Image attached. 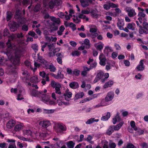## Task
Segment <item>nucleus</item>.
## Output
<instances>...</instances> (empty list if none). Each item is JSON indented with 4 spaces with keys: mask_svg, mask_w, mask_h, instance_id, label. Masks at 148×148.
<instances>
[{
    "mask_svg": "<svg viewBox=\"0 0 148 148\" xmlns=\"http://www.w3.org/2000/svg\"><path fill=\"white\" fill-rule=\"evenodd\" d=\"M6 44L8 47L7 55L11 61L5 59L4 57L0 56V65L8 66L10 69L11 76L14 80H15L18 76L16 69L19 64V58L21 55L18 53H20V51L17 46L11 45L10 40H8Z\"/></svg>",
    "mask_w": 148,
    "mask_h": 148,
    "instance_id": "nucleus-1",
    "label": "nucleus"
},
{
    "mask_svg": "<svg viewBox=\"0 0 148 148\" xmlns=\"http://www.w3.org/2000/svg\"><path fill=\"white\" fill-rule=\"evenodd\" d=\"M54 129L57 133H62L66 130V127L63 124L57 123L55 124Z\"/></svg>",
    "mask_w": 148,
    "mask_h": 148,
    "instance_id": "nucleus-2",
    "label": "nucleus"
},
{
    "mask_svg": "<svg viewBox=\"0 0 148 148\" xmlns=\"http://www.w3.org/2000/svg\"><path fill=\"white\" fill-rule=\"evenodd\" d=\"M51 85L52 87L55 88V93L59 95L61 94L62 92L60 89L61 85L60 83L56 82L54 81H52Z\"/></svg>",
    "mask_w": 148,
    "mask_h": 148,
    "instance_id": "nucleus-3",
    "label": "nucleus"
},
{
    "mask_svg": "<svg viewBox=\"0 0 148 148\" xmlns=\"http://www.w3.org/2000/svg\"><path fill=\"white\" fill-rule=\"evenodd\" d=\"M114 94L113 92L110 91L107 94L106 97L105 98L104 102L107 104V106L109 105L110 104L108 103V102L112 101L114 97Z\"/></svg>",
    "mask_w": 148,
    "mask_h": 148,
    "instance_id": "nucleus-4",
    "label": "nucleus"
},
{
    "mask_svg": "<svg viewBox=\"0 0 148 148\" xmlns=\"http://www.w3.org/2000/svg\"><path fill=\"white\" fill-rule=\"evenodd\" d=\"M59 3L58 0H51L49 3L48 5H46L45 2L43 3V5L46 7L48 8L49 6L50 8L52 9L55 6H58L59 5Z\"/></svg>",
    "mask_w": 148,
    "mask_h": 148,
    "instance_id": "nucleus-5",
    "label": "nucleus"
},
{
    "mask_svg": "<svg viewBox=\"0 0 148 148\" xmlns=\"http://www.w3.org/2000/svg\"><path fill=\"white\" fill-rule=\"evenodd\" d=\"M39 93H40L39 96H41L42 101L46 103L47 102H48L50 98L49 95V94H43L42 91L39 92Z\"/></svg>",
    "mask_w": 148,
    "mask_h": 148,
    "instance_id": "nucleus-6",
    "label": "nucleus"
},
{
    "mask_svg": "<svg viewBox=\"0 0 148 148\" xmlns=\"http://www.w3.org/2000/svg\"><path fill=\"white\" fill-rule=\"evenodd\" d=\"M125 10L127 12L128 16L130 17H132L136 14L135 10L131 8L126 7L125 8Z\"/></svg>",
    "mask_w": 148,
    "mask_h": 148,
    "instance_id": "nucleus-7",
    "label": "nucleus"
},
{
    "mask_svg": "<svg viewBox=\"0 0 148 148\" xmlns=\"http://www.w3.org/2000/svg\"><path fill=\"white\" fill-rule=\"evenodd\" d=\"M99 59L100 60V64L101 65L105 66L106 64V59L105 56L102 53H101L100 55Z\"/></svg>",
    "mask_w": 148,
    "mask_h": 148,
    "instance_id": "nucleus-8",
    "label": "nucleus"
},
{
    "mask_svg": "<svg viewBox=\"0 0 148 148\" xmlns=\"http://www.w3.org/2000/svg\"><path fill=\"white\" fill-rule=\"evenodd\" d=\"M39 124L43 127L47 128L50 125L51 123L48 120H43L40 121Z\"/></svg>",
    "mask_w": 148,
    "mask_h": 148,
    "instance_id": "nucleus-9",
    "label": "nucleus"
},
{
    "mask_svg": "<svg viewBox=\"0 0 148 148\" xmlns=\"http://www.w3.org/2000/svg\"><path fill=\"white\" fill-rule=\"evenodd\" d=\"M144 60L143 59L140 60L139 64L136 68V69L138 71H142L144 69L145 66L144 65Z\"/></svg>",
    "mask_w": 148,
    "mask_h": 148,
    "instance_id": "nucleus-10",
    "label": "nucleus"
},
{
    "mask_svg": "<svg viewBox=\"0 0 148 148\" xmlns=\"http://www.w3.org/2000/svg\"><path fill=\"white\" fill-rule=\"evenodd\" d=\"M24 126L23 123H20L16 125L14 127V130L16 131L19 132L23 129Z\"/></svg>",
    "mask_w": 148,
    "mask_h": 148,
    "instance_id": "nucleus-11",
    "label": "nucleus"
},
{
    "mask_svg": "<svg viewBox=\"0 0 148 148\" xmlns=\"http://www.w3.org/2000/svg\"><path fill=\"white\" fill-rule=\"evenodd\" d=\"M113 51V50L111 47L107 46L105 47L104 49V53L106 56H108L110 52Z\"/></svg>",
    "mask_w": 148,
    "mask_h": 148,
    "instance_id": "nucleus-12",
    "label": "nucleus"
},
{
    "mask_svg": "<svg viewBox=\"0 0 148 148\" xmlns=\"http://www.w3.org/2000/svg\"><path fill=\"white\" fill-rule=\"evenodd\" d=\"M22 73L24 75L23 79L26 81L29 80L30 78V75L26 71H23Z\"/></svg>",
    "mask_w": 148,
    "mask_h": 148,
    "instance_id": "nucleus-13",
    "label": "nucleus"
},
{
    "mask_svg": "<svg viewBox=\"0 0 148 148\" xmlns=\"http://www.w3.org/2000/svg\"><path fill=\"white\" fill-rule=\"evenodd\" d=\"M91 16L93 18H97L99 15L98 14V11L96 9H92L90 11Z\"/></svg>",
    "mask_w": 148,
    "mask_h": 148,
    "instance_id": "nucleus-14",
    "label": "nucleus"
},
{
    "mask_svg": "<svg viewBox=\"0 0 148 148\" xmlns=\"http://www.w3.org/2000/svg\"><path fill=\"white\" fill-rule=\"evenodd\" d=\"M97 96V94H95L93 95L91 97H89L88 98H86L84 99L82 101H80V103H83L85 102L86 101H90L95 98H96Z\"/></svg>",
    "mask_w": 148,
    "mask_h": 148,
    "instance_id": "nucleus-15",
    "label": "nucleus"
},
{
    "mask_svg": "<svg viewBox=\"0 0 148 148\" xmlns=\"http://www.w3.org/2000/svg\"><path fill=\"white\" fill-rule=\"evenodd\" d=\"M70 87L73 89H75L79 87L78 83L76 82H71L69 84Z\"/></svg>",
    "mask_w": 148,
    "mask_h": 148,
    "instance_id": "nucleus-16",
    "label": "nucleus"
},
{
    "mask_svg": "<svg viewBox=\"0 0 148 148\" xmlns=\"http://www.w3.org/2000/svg\"><path fill=\"white\" fill-rule=\"evenodd\" d=\"M117 26L120 30H123L124 26L123 21L122 20H119L117 23Z\"/></svg>",
    "mask_w": 148,
    "mask_h": 148,
    "instance_id": "nucleus-17",
    "label": "nucleus"
},
{
    "mask_svg": "<svg viewBox=\"0 0 148 148\" xmlns=\"http://www.w3.org/2000/svg\"><path fill=\"white\" fill-rule=\"evenodd\" d=\"M140 28L139 29V32L140 34H148V29L144 27H140Z\"/></svg>",
    "mask_w": 148,
    "mask_h": 148,
    "instance_id": "nucleus-18",
    "label": "nucleus"
},
{
    "mask_svg": "<svg viewBox=\"0 0 148 148\" xmlns=\"http://www.w3.org/2000/svg\"><path fill=\"white\" fill-rule=\"evenodd\" d=\"M84 96V93L83 92H78L76 93L74 98V100L75 101L78 99L82 98Z\"/></svg>",
    "mask_w": 148,
    "mask_h": 148,
    "instance_id": "nucleus-19",
    "label": "nucleus"
},
{
    "mask_svg": "<svg viewBox=\"0 0 148 148\" xmlns=\"http://www.w3.org/2000/svg\"><path fill=\"white\" fill-rule=\"evenodd\" d=\"M81 6L83 8L86 7L89 5L88 1L85 0H79Z\"/></svg>",
    "mask_w": 148,
    "mask_h": 148,
    "instance_id": "nucleus-20",
    "label": "nucleus"
},
{
    "mask_svg": "<svg viewBox=\"0 0 148 148\" xmlns=\"http://www.w3.org/2000/svg\"><path fill=\"white\" fill-rule=\"evenodd\" d=\"M14 124L15 121H14L10 120L6 124L7 127L8 129H11L14 126Z\"/></svg>",
    "mask_w": 148,
    "mask_h": 148,
    "instance_id": "nucleus-21",
    "label": "nucleus"
},
{
    "mask_svg": "<svg viewBox=\"0 0 148 148\" xmlns=\"http://www.w3.org/2000/svg\"><path fill=\"white\" fill-rule=\"evenodd\" d=\"M50 18L51 20L55 23L60 24V19L59 18H56L54 16H50Z\"/></svg>",
    "mask_w": 148,
    "mask_h": 148,
    "instance_id": "nucleus-22",
    "label": "nucleus"
},
{
    "mask_svg": "<svg viewBox=\"0 0 148 148\" xmlns=\"http://www.w3.org/2000/svg\"><path fill=\"white\" fill-rule=\"evenodd\" d=\"M113 83L114 82L112 81L109 80L105 83L103 87L104 88H106L110 87L113 85Z\"/></svg>",
    "mask_w": 148,
    "mask_h": 148,
    "instance_id": "nucleus-23",
    "label": "nucleus"
},
{
    "mask_svg": "<svg viewBox=\"0 0 148 148\" xmlns=\"http://www.w3.org/2000/svg\"><path fill=\"white\" fill-rule=\"evenodd\" d=\"M100 44H96L95 45V46L97 50L101 51L104 46V44L101 42H100Z\"/></svg>",
    "mask_w": 148,
    "mask_h": 148,
    "instance_id": "nucleus-24",
    "label": "nucleus"
},
{
    "mask_svg": "<svg viewBox=\"0 0 148 148\" xmlns=\"http://www.w3.org/2000/svg\"><path fill=\"white\" fill-rule=\"evenodd\" d=\"M99 121V119H95V118H91L87 120L86 123L87 124H90L95 122H98Z\"/></svg>",
    "mask_w": 148,
    "mask_h": 148,
    "instance_id": "nucleus-25",
    "label": "nucleus"
},
{
    "mask_svg": "<svg viewBox=\"0 0 148 148\" xmlns=\"http://www.w3.org/2000/svg\"><path fill=\"white\" fill-rule=\"evenodd\" d=\"M124 123L123 121H122L120 122L119 124L116 125H113L112 126L114 128V130L117 131L122 126Z\"/></svg>",
    "mask_w": 148,
    "mask_h": 148,
    "instance_id": "nucleus-26",
    "label": "nucleus"
},
{
    "mask_svg": "<svg viewBox=\"0 0 148 148\" xmlns=\"http://www.w3.org/2000/svg\"><path fill=\"white\" fill-rule=\"evenodd\" d=\"M135 24L133 23H129L127 25V27L129 29L132 30H134L135 29Z\"/></svg>",
    "mask_w": 148,
    "mask_h": 148,
    "instance_id": "nucleus-27",
    "label": "nucleus"
},
{
    "mask_svg": "<svg viewBox=\"0 0 148 148\" xmlns=\"http://www.w3.org/2000/svg\"><path fill=\"white\" fill-rule=\"evenodd\" d=\"M68 148H73L75 145V143L72 141H69L66 143Z\"/></svg>",
    "mask_w": 148,
    "mask_h": 148,
    "instance_id": "nucleus-28",
    "label": "nucleus"
},
{
    "mask_svg": "<svg viewBox=\"0 0 148 148\" xmlns=\"http://www.w3.org/2000/svg\"><path fill=\"white\" fill-rule=\"evenodd\" d=\"M110 116V112H108L106 114L103 116L101 118V120L103 121H106L108 120Z\"/></svg>",
    "mask_w": 148,
    "mask_h": 148,
    "instance_id": "nucleus-29",
    "label": "nucleus"
},
{
    "mask_svg": "<svg viewBox=\"0 0 148 148\" xmlns=\"http://www.w3.org/2000/svg\"><path fill=\"white\" fill-rule=\"evenodd\" d=\"M30 82L32 83H37L39 82V79L37 76H34L30 78Z\"/></svg>",
    "mask_w": 148,
    "mask_h": 148,
    "instance_id": "nucleus-30",
    "label": "nucleus"
},
{
    "mask_svg": "<svg viewBox=\"0 0 148 148\" xmlns=\"http://www.w3.org/2000/svg\"><path fill=\"white\" fill-rule=\"evenodd\" d=\"M9 116V113L6 111L0 114V117H1V118H7Z\"/></svg>",
    "mask_w": 148,
    "mask_h": 148,
    "instance_id": "nucleus-31",
    "label": "nucleus"
},
{
    "mask_svg": "<svg viewBox=\"0 0 148 148\" xmlns=\"http://www.w3.org/2000/svg\"><path fill=\"white\" fill-rule=\"evenodd\" d=\"M104 76L103 72L101 70H99L98 71L96 76L98 77L100 79H101L102 78L104 77Z\"/></svg>",
    "mask_w": 148,
    "mask_h": 148,
    "instance_id": "nucleus-32",
    "label": "nucleus"
},
{
    "mask_svg": "<svg viewBox=\"0 0 148 148\" xmlns=\"http://www.w3.org/2000/svg\"><path fill=\"white\" fill-rule=\"evenodd\" d=\"M64 76V75L61 73V71L60 70H59L55 78L57 79H62L63 78Z\"/></svg>",
    "mask_w": 148,
    "mask_h": 148,
    "instance_id": "nucleus-33",
    "label": "nucleus"
},
{
    "mask_svg": "<svg viewBox=\"0 0 148 148\" xmlns=\"http://www.w3.org/2000/svg\"><path fill=\"white\" fill-rule=\"evenodd\" d=\"M114 131L112 126H110L107 130L106 133L107 134L110 135L114 132Z\"/></svg>",
    "mask_w": 148,
    "mask_h": 148,
    "instance_id": "nucleus-34",
    "label": "nucleus"
},
{
    "mask_svg": "<svg viewBox=\"0 0 148 148\" xmlns=\"http://www.w3.org/2000/svg\"><path fill=\"white\" fill-rule=\"evenodd\" d=\"M63 95L66 100H69V99L72 97V93L71 92H69L66 93H64Z\"/></svg>",
    "mask_w": 148,
    "mask_h": 148,
    "instance_id": "nucleus-35",
    "label": "nucleus"
},
{
    "mask_svg": "<svg viewBox=\"0 0 148 148\" xmlns=\"http://www.w3.org/2000/svg\"><path fill=\"white\" fill-rule=\"evenodd\" d=\"M107 104L104 102V100H102L100 104H98L95 106V108H98L100 107L106 106H107Z\"/></svg>",
    "mask_w": 148,
    "mask_h": 148,
    "instance_id": "nucleus-36",
    "label": "nucleus"
},
{
    "mask_svg": "<svg viewBox=\"0 0 148 148\" xmlns=\"http://www.w3.org/2000/svg\"><path fill=\"white\" fill-rule=\"evenodd\" d=\"M84 44L86 45V48L88 49L90 47V40L88 39H85L84 41Z\"/></svg>",
    "mask_w": 148,
    "mask_h": 148,
    "instance_id": "nucleus-37",
    "label": "nucleus"
},
{
    "mask_svg": "<svg viewBox=\"0 0 148 148\" xmlns=\"http://www.w3.org/2000/svg\"><path fill=\"white\" fill-rule=\"evenodd\" d=\"M109 77V74L108 73H106L104 75L103 77L101 79V82L102 83L105 82Z\"/></svg>",
    "mask_w": 148,
    "mask_h": 148,
    "instance_id": "nucleus-38",
    "label": "nucleus"
},
{
    "mask_svg": "<svg viewBox=\"0 0 148 148\" xmlns=\"http://www.w3.org/2000/svg\"><path fill=\"white\" fill-rule=\"evenodd\" d=\"M39 92H38L35 90L33 89L31 91V93L33 96L38 97L40 95V93H39Z\"/></svg>",
    "mask_w": 148,
    "mask_h": 148,
    "instance_id": "nucleus-39",
    "label": "nucleus"
},
{
    "mask_svg": "<svg viewBox=\"0 0 148 148\" xmlns=\"http://www.w3.org/2000/svg\"><path fill=\"white\" fill-rule=\"evenodd\" d=\"M65 29V28L63 25L60 26L59 28V30L57 32V33L59 35L61 36L62 34V32Z\"/></svg>",
    "mask_w": 148,
    "mask_h": 148,
    "instance_id": "nucleus-40",
    "label": "nucleus"
},
{
    "mask_svg": "<svg viewBox=\"0 0 148 148\" xmlns=\"http://www.w3.org/2000/svg\"><path fill=\"white\" fill-rule=\"evenodd\" d=\"M47 69H49L51 72H54L56 70V68L52 64H51Z\"/></svg>",
    "mask_w": 148,
    "mask_h": 148,
    "instance_id": "nucleus-41",
    "label": "nucleus"
},
{
    "mask_svg": "<svg viewBox=\"0 0 148 148\" xmlns=\"http://www.w3.org/2000/svg\"><path fill=\"white\" fill-rule=\"evenodd\" d=\"M78 17L79 18L85 19L86 21H88L89 20V19L88 17H86L85 15H84V14H82V13L79 14L78 15Z\"/></svg>",
    "mask_w": 148,
    "mask_h": 148,
    "instance_id": "nucleus-42",
    "label": "nucleus"
},
{
    "mask_svg": "<svg viewBox=\"0 0 148 148\" xmlns=\"http://www.w3.org/2000/svg\"><path fill=\"white\" fill-rule=\"evenodd\" d=\"M55 110L54 109H44V112L46 114H52L54 112Z\"/></svg>",
    "mask_w": 148,
    "mask_h": 148,
    "instance_id": "nucleus-43",
    "label": "nucleus"
},
{
    "mask_svg": "<svg viewBox=\"0 0 148 148\" xmlns=\"http://www.w3.org/2000/svg\"><path fill=\"white\" fill-rule=\"evenodd\" d=\"M130 125L131 127L133 128L135 131H136L138 130V128L136 126L135 122L134 121H131Z\"/></svg>",
    "mask_w": 148,
    "mask_h": 148,
    "instance_id": "nucleus-44",
    "label": "nucleus"
},
{
    "mask_svg": "<svg viewBox=\"0 0 148 148\" xmlns=\"http://www.w3.org/2000/svg\"><path fill=\"white\" fill-rule=\"evenodd\" d=\"M23 134L24 135H31L32 134V132L29 130H23Z\"/></svg>",
    "mask_w": 148,
    "mask_h": 148,
    "instance_id": "nucleus-45",
    "label": "nucleus"
},
{
    "mask_svg": "<svg viewBox=\"0 0 148 148\" xmlns=\"http://www.w3.org/2000/svg\"><path fill=\"white\" fill-rule=\"evenodd\" d=\"M28 34L29 35L34 37L35 38H38V36L33 31H29Z\"/></svg>",
    "mask_w": 148,
    "mask_h": 148,
    "instance_id": "nucleus-46",
    "label": "nucleus"
},
{
    "mask_svg": "<svg viewBox=\"0 0 148 148\" xmlns=\"http://www.w3.org/2000/svg\"><path fill=\"white\" fill-rule=\"evenodd\" d=\"M12 13L11 12H8L7 13V20L8 21H9L11 18L12 17Z\"/></svg>",
    "mask_w": 148,
    "mask_h": 148,
    "instance_id": "nucleus-47",
    "label": "nucleus"
},
{
    "mask_svg": "<svg viewBox=\"0 0 148 148\" xmlns=\"http://www.w3.org/2000/svg\"><path fill=\"white\" fill-rule=\"evenodd\" d=\"M42 61H43L44 67L46 69H48L50 65V64L46 61H45L44 60H42Z\"/></svg>",
    "mask_w": 148,
    "mask_h": 148,
    "instance_id": "nucleus-48",
    "label": "nucleus"
},
{
    "mask_svg": "<svg viewBox=\"0 0 148 148\" xmlns=\"http://www.w3.org/2000/svg\"><path fill=\"white\" fill-rule=\"evenodd\" d=\"M69 27L71 28L72 30L73 31H74L76 30V25L75 24L71 22L69 23Z\"/></svg>",
    "mask_w": 148,
    "mask_h": 148,
    "instance_id": "nucleus-49",
    "label": "nucleus"
},
{
    "mask_svg": "<svg viewBox=\"0 0 148 148\" xmlns=\"http://www.w3.org/2000/svg\"><path fill=\"white\" fill-rule=\"evenodd\" d=\"M93 137L90 135H88L86 138V140L90 143L92 144L93 142L91 140L92 139Z\"/></svg>",
    "mask_w": 148,
    "mask_h": 148,
    "instance_id": "nucleus-50",
    "label": "nucleus"
},
{
    "mask_svg": "<svg viewBox=\"0 0 148 148\" xmlns=\"http://www.w3.org/2000/svg\"><path fill=\"white\" fill-rule=\"evenodd\" d=\"M140 145L142 148H148V145L145 142L140 143Z\"/></svg>",
    "mask_w": 148,
    "mask_h": 148,
    "instance_id": "nucleus-51",
    "label": "nucleus"
},
{
    "mask_svg": "<svg viewBox=\"0 0 148 148\" xmlns=\"http://www.w3.org/2000/svg\"><path fill=\"white\" fill-rule=\"evenodd\" d=\"M110 148H115L116 146V144L112 142H110L109 145Z\"/></svg>",
    "mask_w": 148,
    "mask_h": 148,
    "instance_id": "nucleus-52",
    "label": "nucleus"
},
{
    "mask_svg": "<svg viewBox=\"0 0 148 148\" xmlns=\"http://www.w3.org/2000/svg\"><path fill=\"white\" fill-rule=\"evenodd\" d=\"M80 54V52L78 51H75L72 52L71 55L73 56H78Z\"/></svg>",
    "mask_w": 148,
    "mask_h": 148,
    "instance_id": "nucleus-53",
    "label": "nucleus"
},
{
    "mask_svg": "<svg viewBox=\"0 0 148 148\" xmlns=\"http://www.w3.org/2000/svg\"><path fill=\"white\" fill-rule=\"evenodd\" d=\"M7 144L5 143H0V147L1 148H7Z\"/></svg>",
    "mask_w": 148,
    "mask_h": 148,
    "instance_id": "nucleus-54",
    "label": "nucleus"
},
{
    "mask_svg": "<svg viewBox=\"0 0 148 148\" xmlns=\"http://www.w3.org/2000/svg\"><path fill=\"white\" fill-rule=\"evenodd\" d=\"M32 47L35 51L38 50V46L37 44H34L32 45Z\"/></svg>",
    "mask_w": 148,
    "mask_h": 148,
    "instance_id": "nucleus-55",
    "label": "nucleus"
},
{
    "mask_svg": "<svg viewBox=\"0 0 148 148\" xmlns=\"http://www.w3.org/2000/svg\"><path fill=\"white\" fill-rule=\"evenodd\" d=\"M114 47L116 50H120L121 49V47L117 43H115L114 44Z\"/></svg>",
    "mask_w": 148,
    "mask_h": 148,
    "instance_id": "nucleus-56",
    "label": "nucleus"
},
{
    "mask_svg": "<svg viewBox=\"0 0 148 148\" xmlns=\"http://www.w3.org/2000/svg\"><path fill=\"white\" fill-rule=\"evenodd\" d=\"M47 47L50 51H52L54 48V47L53 44H48Z\"/></svg>",
    "mask_w": 148,
    "mask_h": 148,
    "instance_id": "nucleus-57",
    "label": "nucleus"
},
{
    "mask_svg": "<svg viewBox=\"0 0 148 148\" xmlns=\"http://www.w3.org/2000/svg\"><path fill=\"white\" fill-rule=\"evenodd\" d=\"M80 73L79 70L76 69L73 71V74L76 76H78L79 75Z\"/></svg>",
    "mask_w": 148,
    "mask_h": 148,
    "instance_id": "nucleus-58",
    "label": "nucleus"
},
{
    "mask_svg": "<svg viewBox=\"0 0 148 148\" xmlns=\"http://www.w3.org/2000/svg\"><path fill=\"white\" fill-rule=\"evenodd\" d=\"M39 75L43 78H45V77L46 73L44 71H40L39 72Z\"/></svg>",
    "mask_w": 148,
    "mask_h": 148,
    "instance_id": "nucleus-59",
    "label": "nucleus"
},
{
    "mask_svg": "<svg viewBox=\"0 0 148 148\" xmlns=\"http://www.w3.org/2000/svg\"><path fill=\"white\" fill-rule=\"evenodd\" d=\"M146 15L145 14L142 12H139L138 14V16L143 17V18H144Z\"/></svg>",
    "mask_w": 148,
    "mask_h": 148,
    "instance_id": "nucleus-60",
    "label": "nucleus"
},
{
    "mask_svg": "<svg viewBox=\"0 0 148 148\" xmlns=\"http://www.w3.org/2000/svg\"><path fill=\"white\" fill-rule=\"evenodd\" d=\"M103 7L104 8L105 10H109L110 8L109 3L108 4H104L103 5Z\"/></svg>",
    "mask_w": 148,
    "mask_h": 148,
    "instance_id": "nucleus-61",
    "label": "nucleus"
},
{
    "mask_svg": "<svg viewBox=\"0 0 148 148\" xmlns=\"http://www.w3.org/2000/svg\"><path fill=\"white\" fill-rule=\"evenodd\" d=\"M126 148H136L131 143H128Z\"/></svg>",
    "mask_w": 148,
    "mask_h": 148,
    "instance_id": "nucleus-62",
    "label": "nucleus"
},
{
    "mask_svg": "<svg viewBox=\"0 0 148 148\" xmlns=\"http://www.w3.org/2000/svg\"><path fill=\"white\" fill-rule=\"evenodd\" d=\"M9 32L8 30L7 29H5L4 31V36H8L9 35Z\"/></svg>",
    "mask_w": 148,
    "mask_h": 148,
    "instance_id": "nucleus-63",
    "label": "nucleus"
},
{
    "mask_svg": "<svg viewBox=\"0 0 148 148\" xmlns=\"http://www.w3.org/2000/svg\"><path fill=\"white\" fill-rule=\"evenodd\" d=\"M143 26L147 29L148 28V22L144 21L143 23Z\"/></svg>",
    "mask_w": 148,
    "mask_h": 148,
    "instance_id": "nucleus-64",
    "label": "nucleus"
}]
</instances>
